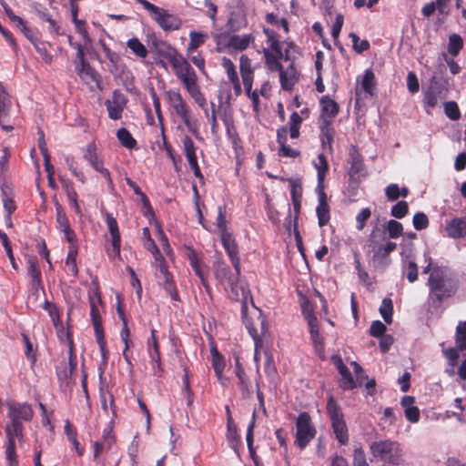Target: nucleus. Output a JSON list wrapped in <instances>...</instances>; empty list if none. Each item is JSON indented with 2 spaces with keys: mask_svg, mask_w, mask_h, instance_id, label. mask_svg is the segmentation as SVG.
Wrapping results in <instances>:
<instances>
[{
  "mask_svg": "<svg viewBox=\"0 0 466 466\" xmlns=\"http://www.w3.org/2000/svg\"><path fill=\"white\" fill-rule=\"evenodd\" d=\"M216 226L220 233H228V220H227V208L225 205L218 206V216L216 219Z\"/></svg>",
  "mask_w": 466,
  "mask_h": 466,
  "instance_id": "obj_51",
  "label": "nucleus"
},
{
  "mask_svg": "<svg viewBox=\"0 0 466 466\" xmlns=\"http://www.w3.org/2000/svg\"><path fill=\"white\" fill-rule=\"evenodd\" d=\"M127 99L119 90L116 89L112 93V98L105 101V106L108 112V117L112 120H118L122 117L124 108Z\"/></svg>",
  "mask_w": 466,
  "mask_h": 466,
  "instance_id": "obj_13",
  "label": "nucleus"
},
{
  "mask_svg": "<svg viewBox=\"0 0 466 466\" xmlns=\"http://www.w3.org/2000/svg\"><path fill=\"white\" fill-rule=\"evenodd\" d=\"M221 65L227 73V76L229 82L233 86L235 96H239L242 94V87L239 81L238 74L236 69V66L232 62V60L227 56H224L222 58Z\"/></svg>",
  "mask_w": 466,
  "mask_h": 466,
  "instance_id": "obj_23",
  "label": "nucleus"
},
{
  "mask_svg": "<svg viewBox=\"0 0 466 466\" xmlns=\"http://www.w3.org/2000/svg\"><path fill=\"white\" fill-rule=\"evenodd\" d=\"M210 353H211V363L214 369V371H220V370H225L226 362L224 356L218 352L217 346L215 343H211L210 345Z\"/></svg>",
  "mask_w": 466,
  "mask_h": 466,
  "instance_id": "obj_46",
  "label": "nucleus"
},
{
  "mask_svg": "<svg viewBox=\"0 0 466 466\" xmlns=\"http://www.w3.org/2000/svg\"><path fill=\"white\" fill-rule=\"evenodd\" d=\"M94 289L88 294V302L90 305V318L94 327L95 334L103 333L104 328L100 309L103 308L102 293L100 290L99 283L96 279L92 280Z\"/></svg>",
  "mask_w": 466,
  "mask_h": 466,
  "instance_id": "obj_11",
  "label": "nucleus"
},
{
  "mask_svg": "<svg viewBox=\"0 0 466 466\" xmlns=\"http://www.w3.org/2000/svg\"><path fill=\"white\" fill-rule=\"evenodd\" d=\"M290 195H291L292 204H293L294 212H295L294 226L297 227V222H298L299 215L300 213V208H301V198H302L301 186L295 182L291 183Z\"/></svg>",
  "mask_w": 466,
  "mask_h": 466,
  "instance_id": "obj_32",
  "label": "nucleus"
},
{
  "mask_svg": "<svg viewBox=\"0 0 466 466\" xmlns=\"http://www.w3.org/2000/svg\"><path fill=\"white\" fill-rule=\"evenodd\" d=\"M370 217H371L370 208H362L356 216V228L360 231L362 230L365 228L366 223L370 218Z\"/></svg>",
  "mask_w": 466,
  "mask_h": 466,
  "instance_id": "obj_63",
  "label": "nucleus"
},
{
  "mask_svg": "<svg viewBox=\"0 0 466 466\" xmlns=\"http://www.w3.org/2000/svg\"><path fill=\"white\" fill-rule=\"evenodd\" d=\"M127 47L136 55L138 58H146L148 55V51L145 45L137 37H132L127 42Z\"/></svg>",
  "mask_w": 466,
  "mask_h": 466,
  "instance_id": "obj_44",
  "label": "nucleus"
},
{
  "mask_svg": "<svg viewBox=\"0 0 466 466\" xmlns=\"http://www.w3.org/2000/svg\"><path fill=\"white\" fill-rule=\"evenodd\" d=\"M265 65L267 68L271 72H280L283 69V66L280 63V59L283 57V52L280 51V54H278L275 51H270L269 49L265 48L263 51Z\"/></svg>",
  "mask_w": 466,
  "mask_h": 466,
  "instance_id": "obj_29",
  "label": "nucleus"
},
{
  "mask_svg": "<svg viewBox=\"0 0 466 466\" xmlns=\"http://www.w3.org/2000/svg\"><path fill=\"white\" fill-rule=\"evenodd\" d=\"M100 44L102 46L103 53H104L106 58L108 60V63H107L108 70L114 76H117L122 71V68L124 67V65L121 62L120 56L116 52L111 50L105 44V42L100 41Z\"/></svg>",
  "mask_w": 466,
  "mask_h": 466,
  "instance_id": "obj_25",
  "label": "nucleus"
},
{
  "mask_svg": "<svg viewBox=\"0 0 466 466\" xmlns=\"http://www.w3.org/2000/svg\"><path fill=\"white\" fill-rule=\"evenodd\" d=\"M253 39L251 35H233L228 39V46L235 50L243 51L248 47Z\"/></svg>",
  "mask_w": 466,
  "mask_h": 466,
  "instance_id": "obj_33",
  "label": "nucleus"
},
{
  "mask_svg": "<svg viewBox=\"0 0 466 466\" xmlns=\"http://www.w3.org/2000/svg\"><path fill=\"white\" fill-rule=\"evenodd\" d=\"M167 102L174 108L175 113L180 117L182 122L186 125L188 131L198 138V132L196 126L190 119V108L183 98L179 91L169 89L166 92Z\"/></svg>",
  "mask_w": 466,
  "mask_h": 466,
  "instance_id": "obj_9",
  "label": "nucleus"
},
{
  "mask_svg": "<svg viewBox=\"0 0 466 466\" xmlns=\"http://www.w3.org/2000/svg\"><path fill=\"white\" fill-rule=\"evenodd\" d=\"M10 423L5 426V435L16 436L20 445L24 441V422H29L34 417V410L26 402L11 401L7 403Z\"/></svg>",
  "mask_w": 466,
  "mask_h": 466,
  "instance_id": "obj_3",
  "label": "nucleus"
},
{
  "mask_svg": "<svg viewBox=\"0 0 466 466\" xmlns=\"http://www.w3.org/2000/svg\"><path fill=\"white\" fill-rule=\"evenodd\" d=\"M427 286L429 302L433 308L438 309L443 301L455 296L459 283L447 267L435 266L428 278Z\"/></svg>",
  "mask_w": 466,
  "mask_h": 466,
  "instance_id": "obj_2",
  "label": "nucleus"
},
{
  "mask_svg": "<svg viewBox=\"0 0 466 466\" xmlns=\"http://www.w3.org/2000/svg\"><path fill=\"white\" fill-rule=\"evenodd\" d=\"M183 143V151L185 157L188 162L189 167L193 170L194 176L199 179L200 182L204 181V177L201 173L200 167L198 166V157H197V147L195 146L194 141L189 136H185L182 138Z\"/></svg>",
  "mask_w": 466,
  "mask_h": 466,
  "instance_id": "obj_14",
  "label": "nucleus"
},
{
  "mask_svg": "<svg viewBox=\"0 0 466 466\" xmlns=\"http://www.w3.org/2000/svg\"><path fill=\"white\" fill-rule=\"evenodd\" d=\"M34 47L35 48L36 52L39 54V56H41V58L47 64H51V62L53 61V56L52 55L48 52L47 50V44L43 42V41H40L39 39L36 40L34 44H33Z\"/></svg>",
  "mask_w": 466,
  "mask_h": 466,
  "instance_id": "obj_61",
  "label": "nucleus"
},
{
  "mask_svg": "<svg viewBox=\"0 0 466 466\" xmlns=\"http://www.w3.org/2000/svg\"><path fill=\"white\" fill-rule=\"evenodd\" d=\"M319 194L318 206L316 208V214L318 217V223L319 227L326 226L330 219V209L328 204L327 195L323 189L317 188Z\"/></svg>",
  "mask_w": 466,
  "mask_h": 466,
  "instance_id": "obj_22",
  "label": "nucleus"
},
{
  "mask_svg": "<svg viewBox=\"0 0 466 466\" xmlns=\"http://www.w3.org/2000/svg\"><path fill=\"white\" fill-rule=\"evenodd\" d=\"M223 123L226 127L227 136L231 140L232 145L237 147L241 142L238 134L237 128L231 116L224 115L222 117Z\"/></svg>",
  "mask_w": 466,
  "mask_h": 466,
  "instance_id": "obj_40",
  "label": "nucleus"
},
{
  "mask_svg": "<svg viewBox=\"0 0 466 466\" xmlns=\"http://www.w3.org/2000/svg\"><path fill=\"white\" fill-rule=\"evenodd\" d=\"M227 441L229 447L234 451H238L241 445V437L238 432V427L233 420H229V423H227Z\"/></svg>",
  "mask_w": 466,
  "mask_h": 466,
  "instance_id": "obj_34",
  "label": "nucleus"
},
{
  "mask_svg": "<svg viewBox=\"0 0 466 466\" xmlns=\"http://www.w3.org/2000/svg\"><path fill=\"white\" fill-rule=\"evenodd\" d=\"M455 340L460 350H466V321H461L458 324Z\"/></svg>",
  "mask_w": 466,
  "mask_h": 466,
  "instance_id": "obj_54",
  "label": "nucleus"
},
{
  "mask_svg": "<svg viewBox=\"0 0 466 466\" xmlns=\"http://www.w3.org/2000/svg\"><path fill=\"white\" fill-rule=\"evenodd\" d=\"M444 112L451 120L455 121L461 117V112L455 101L446 102L444 104Z\"/></svg>",
  "mask_w": 466,
  "mask_h": 466,
  "instance_id": "obj_62",
  "label": "nucleus"
},
{
  "mask_svg": "<svg viewBox=\"0 0 466 466\" xmlns=\"http://www.w3.org/2000/svg\"><path fill=\"white\" fill-rule=\"evenodd\" d=\"M220 239L223 248H225L228 256L230 258L233 268H235L236 271L238 272L240 266V258L238 256V247L236 242V239L234 238L230 232L220 235Z\"/></svg>",
  "mask_w": 466,
  "mask_h": 466,
  "instance_id": "obj_17",
  "label": "nucleus"
},
{
  "mask_svg": "<svg viewBox=\"0 0 466 466\" xmlns=\"http://www.w3.org/2000/svg\"><path fill=\"white\" fill-rule=\"evenodd\" d=\"M65 434L66 435L68 441L72 443L74 446L76 453L78 456H82L84 453V448L80 445V442L77 440V431L73 426V424L66 420L65 422Z\"/></svg>",
  "mask_w": 466,
  "mask_h": 466,
  "instance_id": "obj_36",
  "label": "nucleus"
},
{
  "mask_svg": "<svg viewBox=\"0 0 466 466\" xmlns=\"http://www.w3.org/2000/svg\"><path fill=\"white\" fill-rule=\"evenodd\" d=\"M445 96L440 91L428 88L423 93V104L425 106L434 108L438 105L439 98Z\"/></svg>",
  "mask_w": 466,
  "mask_h": 466,
  "instance_id": "obj_50",
  "label": "nucleus"
},
{
  "mask_svg": "<svg viewBox=\"0 0 466 466\" xmlns=\"http://www.w3.org/2000/svg\"><path fill=\"white\" fill-rule=\"evenodd\" d=\"M463 47V40L461 35L452 34L449 37L448 52L452 56H457Z\"/></svg>",
  "mask_w": 466,
  "mask_h": 466,
  "instance_id": "obj_52",
  "label": "nucleus"
},
{
  "mask_svg": "<svg viewBox=\"0 0 466 466\" xmlns=\"http://www.w3.org/2000/svg\"><path fill=\"white\" fill-rule=\"evenodd\" d=\"M380 313L388 324L392 322L393 302L390 298H384L380 307Z\"/></svg>",
  "mask_w": 466,
  "mask_h": 466,
  "instance_id": "obj_49",
  "label": "nucleus"
},
{
  "mask_svg": "<svg viewBox=\"0 0 466 466\" xmlns=\"http://www.w3.org/2000/svg\"><path fill=\"white\" fill-rule=\"evenodd\" d=\"M448 237L451 238H462L466 236V217L454 218L446 223Z\"/></svg>",
  "mask_w": 466,
  "mask_h": 466,
  "instance_id": "obj_26",
  "label": "nucleus"
},
{
  "mask_svg": "<svg viewBox=\"0 0 466 466\" xmlns=\"http://www.w3.org/2000/svg\"><path fill=\"white\" fill-rule=\"evenodd\" d=\"M352 464L353 466H370L367 461L366 453L361 447L354 449Z\"/></svg>",
  "mask_w": 466,
  "mask_h": 466,
  "instance_id": "obj_64",
  "label": "nucleus"
},
{
  "mask_svg": "<svg viewBox=\"0 0 466 466\" xmlns=\"http://www.w3.org/2000/svg\"><path fill=\"white\" fill-rule=\"evenodd\" d=\"M214 274L216 279L225 287L226 290L230 289L232 293L231 298L238 300V283L240 269L238 272L235 270V273H232L230 268L224 261H218L214 266Z\"/></svg>",
  "mask_w": 466,
  "mask_h": 466,
  "instance_id": "obj_10",
  "label": "nucleus"
},
{
  "mask_svg": "<svg viewBox=\"0 0 466 466\" xmlns=\"http://www.w3.org/2000/svg\"><path fill=\"white\" fill-rule=\"evenodd\" d=\"M279 74L281 87L284 90H291L296 82L298 81L297 71L294 67L293 63L289 65L288 70H284L283 68L282 71H280Z\"/></svg>",
  "mask_w": 466,
  "mask_h": 466,
  "instance_id": "obj_30",
  "label": "nucleus"
},
{
  "mask_svg": "<svg viewBox=\"0 0 466 466\" xmlns=\"http://www.w3.org/2000/svg\"><path fill=\"white\" fill-rule=\"evenodd\" d=\"M154 20L165 31L178 30L182 25V20L177 15L170 14L162 8Z\"/></svg>",
  "mask_w": 466,
  "mask_h": 466,
  "instance_id": "obj_20",
  "label": "nucleus"
},
{
  "mask_svg": "<svg viewBox=\"0 0 466 466\" xmlns=\"http://www.w3.org/2000/svg\"><path fill=\"white\" fill-rule=\"evenodd\" d=\"M320 114L318 118L319 122L326 121L333 123L334 118L339 112V104L329 96H323L319 99Z\"/></svg>",
  "mask_w": 466,
  "mask_h": 466,
  "instance_id": "obj_16",
  "label": "nucleus"
},
{
  "mask_svg": "<svg viewBox=\"0 0 466 466\" xmlns=\"http://www.w3.org/2000/svg\"><path fill=\"white\" fill-rule=\"evenodd\" d=\"M301 124L302 117L299 116L298 112L294 111L289 117V127L284 126L277 130V143L279 146V157L296 158L300 156V152L290 147L287 142L289 133L291 138H298L299 137Z\"/></svg>",
  "mask_w": 466,
  "mask_h": 466,
  "instance_id": "obj_4",
  "label": "nucleus"
},
{
  "mask_svg": "<svg viewBox=\"0 0 466 466\" xmlns=\"http://www.w3.org/2000/svg\"><path fill=\"white\" fill-rule=\"evenodd\" d=\"M326 409L337 441L340 445H346L349 442L348 427L342 409L332 395L329 396L327 400Z\"/></svg>",
  "mask_w": 466,
  "mask_h": 466,
  "instance_id": "obj_6",
  "label": "nucleus"
},
{
  "mask_svg": "<svg viewBox=\"0 0 466 466\" xmlns=\"http://www.w3.org/2000/svg\"><path fill=\"white\" fill-rule=\"evenodd\" d=\"M116 137L119 140L120 144L128 149H132L137 146L136 139L133 137L131 133L125 127H121L117 130Z\"/></svg>",
  "mask_w": 466,
  "mask_h": 466,
  "instance_id": "obj_47",
  "label": "nucleus"
},
{
  "mask_svg": "<svg viewBox=\"0 0 466 466\" xmlns=\"http://www.w3.org/2000/svg\"><path fill=\"white\" fill-rule=\"evenodd\" d=\"M95 336H96V343L99 347L102 364L106 366L107 364L108 359H109V350L107 349L106 341L105 339V333L103 332V333L95 334Z\"/></svg>",
  "mask_w": 466,
  "mask_h": 466,
  "instance_id": "obj_55",
  "label": "nucleus"
},
{
  "mask_svg": "<svg viewBox=\"0 0 466 466\" xmlns=\"http://www.w3.org/2000/svg\"><path fill=\"white\" fill-rule=\"evenodd\" d=\"M318 127L319 130V137L322 150L332 154L334 151L333 142L336 134L333 123L318 121Z\"/></svg>",
  "mask_w": 466,
  "mask_h": 466,
  "instance_id": "obj_15",
  "label": "nucleus"
},
{
  "mask_svg": "<svg viewBox=\"0 0 466 466\" xmlns=\"http://www.w3.org/2000/svg\"><path fill=\"white\" fill-rule=\"evenodd\" d=\"M409 213V205L407 201L400 200L391 207L390 215L395 218H403Z\"/></svg>",
  "mask_w": 466,
  "mask_h": 466,
  "instance_id": "obj_59",
  "label": "nucleus"
},
{
  "mask_svg": "<svg viewBox=\"0 0 466 466\" xmlns=\"http://www.w3.org/2000/svg\"><path fill=\"white\" fill-rule=\"evenodd\" d=\"M349 163L350 165L349 175L351 178L363 176L365 174L366 167L363 157L359 152L356 146H350L349 149Z\"/></svg>",
  "mask_w": 466,
  "mask_h": 466,
  "instance_id": "obj_18",
  "label": "nucleus"
},
{
  "mask_svg": "<svg viewBox=\"0 0 466 466\" xmlns=\"http://www.w3.org/2000/svg\"><path fill=\"white\" fill-rule=\"evenodd\" d=\"M78 254V242L69 243L68 253L66 258V265L69 267L73 276H77L78 268L76 265V257Z\"/></svg>",
  "mask_w": 466,
  "mask_h": 466,
  "instance_id": "obj_41",
  "label": "nucleus"
},
{
  "mask_svg": "<svg viewBox=\"0 0 466 466\" xmlns=\"http://www.w3.org/2000/svg\"><path fill=\"white\" fill-rule=\"evenodd\" d=\"M157 54L168 62L173 74L183 85L194 102L202 109H206L207 99L198 84V75L189 61L167 42L160 43L157 47Z\"/></svg>",
  "mask_w": 466,
  "mask_h": 466,
  "instance_id": "obj_1",
  "label": "nucleus"
},
{
  "mask_svg": "<svg viewBox=\"0 0 466 466\" xmlns=\"http://www.w3.org/2000/svg\"><path fill=\"white\" fill-rule=\"evenodd\" d=\"M369 241L370 252L372 253V266L375 268L388 267L391 262L390 254L397 248V244L389 240L380 243L374 238V231L370 234Z\"/></svg>",
  "mask_w": 466,
  "mask_h": 466,
  "instance_id": "obj_8",
  "label": "nucleus"
},
{
  "mask_svg": "<svg viewBox=\"0 0 466 466\" xmlns=\"http://www.w3.org/2000/svg\"><path fill=\"white\" fill-rule=\"evenodd\" d=\"M361 86L366 93L372 95L373 88L375 86V76L370 69L365 71L361 81Z\"/></svg>",
  "mask_w": 466,
  "mask_h": 466,
  "instance_id": "obj_58",
  "label": "nucleus"
},
{
  "mask_svg": "<svg viewBox=\"0 0 466 466\" xmlns=\"http://www.w3.org/2000/svg\"><path fill=\"white\" fill-rule=\"evenodd\" d=\"M370 450L373 458L382 462L384 466L399 465L402 461V450L397 441H376L370 443Z\"/></svg>",
  "mask_w": 466,
  "mask_h": 466,
  "instance_id": "obj_5",
  "label": "nucleus"
},
{
  "mask_svg": "<svg viewBox=\"0 0 466 466\" xmlns=\"http://www.w3.org/2000/svg\"><path fill=\"white\" fill-rule=\"evenodd\" d=\"M187 258L195 274L198 277H202V273L205 272V264L203 260L198 258L197 251L191 247H187Z\"/></svg>",
  "mask_w": 466,
  "mask_h": 466,
  "instance_id": "obj_35",
  "label": "nucleus"
},
{
  "mask_svg": "<svg viewBox=\"0 0 466 466\" xmlns=\"http://www.w3.org/2000/svg\"><path fill=\"white\" fill-rule=\"evenodd\" d=\"M428 88L440 91L441 94L445 96L448 91V80L437 76H432L430 79V86Z\"/></svg>",
  "mask_w": 466,
  "mask_h": 466,
  "instance_id": "obj_56",
  "label": "nucleus"
},
{
  "mask_svg": "<svg viewBox=\"0 0 466 466\" xmlns=\"http://www.w3.org/2000/svg\"><path fill=\"white\" fill-rule=\"evenodd\" d=\"M239 73L245 91L252 89L255 73L251 59L247 55H241L239 58Z\"/></svg>",
  "mask_w": 466,
  "mask_h": 466,
  "instance_id": "obj_19",
  "label": "nucleus"
},
{
  "mask_svg": "<svg viewBox=\"0 0 466 466\" xmlns=\"http://www.w3.org/2000/svg\"><path fill=\"white\" fill-rule=\"evenodd\" d=\"M235 373L238 379L240 390L245 392L248 390V378L240 363L239 357L235 358Z\"/></svg>",
  "mask_w": 466,
  "mask_h": 466,
  "instance_id": "obj_45",
  "label": "nucleus"
},
{
  "mask_svg": "<svg viewBox=\"0 0 466 466\" xmlns=\"http://www.w3.org/2000/svg\"><path fill=\"white\" fill-rule=\"evenodd\" d=\"M157 278L163 279L162 287L170 296L171 299L178 301L179 294L173 275L170 272H168V275L157 276Z\"/></svg>",
  "mask_w": 466,
  "mask_h": 466,
  "instance_id": "obj_39",
  "label": "nucleus"
},
{
  "mask_svg": "<svg viewBox=\"0 0 466 466\" xmlns=\"http://www.w3.org/2000/svg\"><path fill=\"white\" fill-rule=\"evenodd\" d=\"M84 158L90 164V166L96 170L98 171L101 167H104L103 160L99 157L96 152V147L95 143H89L84 153Z\"/></svg>",
  "mask_w": 466,
  "mask_h": 466,
  "instance_id": "obj_31",
  "label": "nucleus"
},
{
  "mask_svg": "<svg viewBox=\"0 0 466 466\" xmlns=\"http://www.w3.org/2000/svg\"><path fill=\"white\" fill-rule=\"evenodd\" d=\"M386 228L390 238H398L403 234L402 224L395 219L389 220Z\"/></svg>",
  "mask_w": 466,
  "mask_h": 466,
  "instance_id": "obj_60",
  "label": "nucleus"
},
{
  "mask_svg": "<svg viewBox=\"0 0 466 466\" xmlns=\"http://www.w3.org/2000/svg\"><path fill=\"white\" fill-rule=\"evenodd\" d=\"M296 433L294 444L303 451L317 434L316 427L312 422L311 416L309 412L303 411L299 414L296 419Z\"/></svg>",
  "mask_w": 466,
  "mask_h": 466,
  "instance_id": "obj_7",
  "label": "nucleus"
},
{
  "mask_svg": "<svg viewBox=\"0 0 466 466\" xmlns=\"http://www.w3.org/2000/svg\"><path fill=\"white\" fill-rule=\"evenodd\" d=\"M189 38H190L189 44L187 45V54L192 53L193 51L198 49L199 46H201L205 43L207 35L202 33L192 31L189 34Z\"/></svg>",
  "mask_w": 466,
  "mask_h": 466,
  "instance_id": "obj_48",
  "label": "nucleus"
},
{
  "mask_svg": "<svg viewBox=\"0 0 466 466\" xmlns=\"http://www.w3.org/2000/svg\"><path fill=\"white\" fill-rule=\"evenodd\" d=\"M27 272L32 278V285L38 289L42 284V274L38 268L37 259L35 258H29L27 260Z\"/></svg>",
  "mask_w": 466,
  "mask_h": 466,
  "instance_id": "obj_38",
  "label": "nucleus"
},
{
  "mask_svg": "<svg viewBox=\"0 0 466 466\" xmlns=\"http://www.w3.org/2000/svg\"><path fill=\"white\" fill-rule=\"evenodd\" d=\"M315 168L317 169V176H318V187L317 188L323 187V182L324 179L329 172V162L327 160V157L324 156L323 153L319 154L318 156V162L314 164Z\"/></svg>",
  "mask_w": 466,
  "mask_h": 466,
  "instance_id": "obj_37",
  "label": "nucleus"
},
{
  "mask_svg": "<svg viewBox=\"0 0 466 466\" xmlns=\"http://www.w3.org/2000/svg\"><path fill=\"white\" fill-rule=\"evenodd\" d=\"M157 331L156 329H151V336L148 339L147 341V351L149 354V357L151 359V361L153 363H156L157 368V372L155 371V375L160 376L163 372V368L161 364V356H160V350H159V344L157 338Z\"/></svg>",
  "mask_w": 466,
  "mask_h": 466,
  "instance_id": "obj_24",
  "label": "nucleus"
},
{
  "mask_svg": "<svg viewBox=\"0 0 466 466\" xmlns=\"http://www.w3.org/2000/svg\"><path fill=\"white\" fill-rule=\"evenodd\" d=\"M106 222L111 235V248H106V254L110 259L121 258V237L116 219L112 214L106 213Z\"/></svg>",
  "mask_w": 466,
  "mask_h": 466,
  "instance_id": "obj_12",
  "label": "nucleus"
},
{
  "mask_svg": "<svg viewBox=\"0 0 466 466\" xmlns=\"http://www.w3.org/2000/svg\"><path fill=\"white\" fill-rule=\"evenodd\" d=\"M16 436L6 435L5 455L9 466H17L18 459L15 452Z\"/></svg>",
  "mask_w": 466,
  "mask_h": 466,
  "instance_id": "obj_42",
  "label": "nucleus"
},
{
  "mask_svg": "<svg viewBox=\"0 0 466 466\" xmlns=\"http://www.w3.org/2000/svg\"><path fill=\"white\" fill-rule=\"evenodd\" d=\"M56 222L58 224V229L64 233V237L68 243L77 242V238L75 231L71 228L68 218L63 207L59 204H56Z\"/></svg>",
  "mask_w": 466,
  "mask_h": 466,
  "instance_id": "obj_21",
  "label": "nucleus"
},
{
  "mask_svg": "<svg viewBox=\"0 0 466 466\" xmlns=\"http://www.w3.org/2000/svg\"><path fill=\"white\" fill-rule=\"evenodd\" d=\"M349 36L352 40V44H353L352 47L356 53L361 54L362 52L370 49V42L366 39L360 40L359 35L356 33L351 32V33H350Z\"/></svg>",
  "mask_w": 466,
  "mask_h": 466,
  "instance_id": "obj_57",
  "label": "nucleus"
},
{
  "mask_svg": "<svg viewBox=\"0 0 466 466\" xmlns=\"http://www.w3.org/2000/svg\"><path fill=\"white\" fill-rule=\"evenodd\" d=\"M112 443L113 436L111 435L110 431H107L106 433L104 432L102 440L97 441L93 444L95 459L98 458L105 449H110Z\"/></svg>",
  "mask_w": 466,
  "mask_h": 466,
  "instance_id": "obj_43",
  "label": "nucleus"
},
{
  "mask_svg": "<svg viewBox=\"0 0 466 466\" xmlns=\"http://www.w3.org/2000/svg\"><path fill=\"white\" fill-rule=\"evenodd\" d=\"M339 374L341 375V380L339 382V387L343 390H352L356 387V382L351 375V372L348 369V367L339 370Z\"/></svg>",
  "mask_w": 466,
  "mask_h": 466,
  "instance_id": "obj_53",
  "label": "nucleus"
},
{
  "mask_svg": "<svg viewBox=\"0 0 466 466\" xmlns=\"http://www.w3.org/2000/svg\"><path fill=\"white\" fill-rule=\"evenodd\" d=\"M415 399L412 396H404L401 399L400 404L404 409L406 419L412 422H418L420 420V410L414 405Z\"/></svg>",
  "mask_w": 466,
  "mask_h": 466,
  "instance_id": "obj_27",
  "label": "nucleus"
},
{
  "mask_svg": "<svg viewBox=\"0 0 466 466\" xmlns=\"http://www.w3.org/2000/svg\"><path fill=\"white\" fill-rule=\"evenodd\" d=\"M77 75L81 78H88L89 80L96 83L97 88L102 90L101 76L100 75L89 65L88 62L78 64L76 66Z\"/></svg>",
  "mask_w": 466,
  "mask_h": 466,
  "instance_id": "obj_28",
  "label": "nucleus"
}]
</instances>
